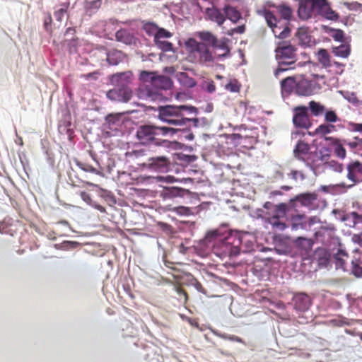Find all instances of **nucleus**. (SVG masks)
I'll return each mask as SVG.
<instances>
[{
    "label": "nucleus",
    "instance_id": "28",
    "mask_svg": "<svg viewBox=\"0 0 362 362\" xmlns=\"http://www.w3.org/2000/svg\"><path fill=\"white\" fill-rule=\"evenodd\" d=\"M276 11L279 12L280 16H281L280 19L290 21L292 18L293 10L289 6L285 4L276 6Z\"/></svg>",
    "mask_w": 362,
    "mask_h": 362
},
{
    "label": "nucleus",
    "instance_id": "39",
    "mask_svg": "<svg viewBox=\"0 0 362 362\" xmlns=\"http://www.w3.org/2000/svg\"><path fill=\"white\" fill-rule=\"evenodd\" d=\"M180 80H181L182 85L188 88H192L197 84L195 79L189 77L186 73H181L180 74Z\"/></svg>",
    "mask_w": 362,
    "mask_h": 362
},
{
    "label": "nucleus",
    "instance_id": "20",
    "mask_svg": "<svg viewBox=\"0 0 362 362\" xmlns=\"http://www.w3.org/2000/svg\"><path fill=\"white\" fill-rule=\"evenodd\" d=\"M185 192V189L178 187H165L160 191V197L164 200H170L175 197H182Z\"/></svg>",
    "mask_w": 362,
    "mask_h": 362
},
{
    "label": "nucleus",
    "instance_id": "36",
    "mask_svg": "<svg viewBox=\"0 0 362 362\" xmlns=\"http://www.w3.org/2000/svg\"><path fill=\"white\" fill-rule=\"evenodd\" d=\"M173 212H175L178 216H189L194 214L193 209L191 207H185L184 206H179L170 209Z\"/></svg>",
    "mask_w": 362,
    "mask_h": 362
},
{
    "label": "nucleus",
    "instance_id": "47",
    "mask_svg": "<svg viewBox=\"0 0 362 362\" xmlns=\"http://www.w3.org/2000/svg\"><path fill=\"white\" fill-rule=\"evenodd\" d=\"M52 16L50 13H47V17L44 19V28L47 32L51 33H52V28H51V24H52Z\"/></svg>",
    "mask_w": 362,
    "mask_h": 362
},
{
    "label": "nucleus",
    "instance_id": "3",
    "mask_svg": "<svg viewBox=\"0 0 362 362\" xmlns=\"http://www.w3.org/2000/svg\"><path fill=\"white\" fill-rule=\"evenodd\" d=\"M175 133L176 129L173 127L145 124L138 127L136 136H137L141 144L163 146L168 143V141L163 139V137L172 136Z\"/></svg>",
    "mask_w": 362,
    "mask_h": 362
},
{
    "label": "nucleus",
    "instance_id": "63",
    "mask_svg": "<svg viewBox=\"0 0 362 362\" xmlns=\"http://www.w3.org/2000/svg\"><path fill=\"white\" fill-rule=\"evenodd\" d=\"M95 209H98V210H99V211H100V212H102V213L105 212V207H104V206H101V205H97V206H95Z\"/></svg>",
    "mask_w": 362,
    "mask_h": 362
},
{
    "label": "nucleus",
    "instance_id": "4",
    "mask_svg": "<svg viewBox=\"0 0 362 362\" xmlns=\"http://www.w3.org/2000/svg\"><path fill=\"white\" fill-rule=\"evenodd\" d=\"M141 80L146 85L145 95L148 98L155 100L159 96V90H168L172 86V80L165 76H155L153 72L143 71L140 75Z\"/></svg>",
    "mask_w": 362,
    "mask_h": 362
},
{
    "label": "nucleus",
    "instance_id": "6",
    "mask_svg": "<svg viewBox=\"0 0 362 362\" xmlns=\"http://www.w3.org/2000/svg\"><path fill=\"white\" fill-rule=\"evenodd\" d=\"M260 16H263L267 26L272 30L276 37L285 40L289 37L291 33L290 21L277 18L274 13L267 8L258 11Z\"/></svg>",
    "mask_w": 362,
    "mask_h": 362
},
{
    "label": "nucleus",
    "instance_id": "45",
    "mask_svg": "<svg viewBox=\"0 0 362 362\" xmlns=\"http://www.w3.org/2000/svg\"><path fill=\"white\" fill-rule=\"evenodd\" d=\"M288 176L291 177L294 181H297L298 179L303 180L305 177L302 172L296 170H293L291 173L288 174Z\"/></svg>",
    "mask_w": 362,
    "mask_h": 362
},
{
    "label": "nucleus",
    "instance_id": "24",
    "mask_svg": "<svg viewBox=\"0 0 362 362\" xmlns=\"http://www.w3.org/2000/svg\"><path fill=\"white\" fill-rule=\"evenodd\" d=\"M299 76H289L281 80L280 87L283 94H291L295 89V85Z\"/></svg>",
    "mask_w": 362,
    "mask_h": 362
},
{
    "label": "nucleus",
    "instance_id": "14",
    "mask_svg": "<svg viewBox=\"0 0 362 362\" xmlns=\"http://www.w3.org/2000/svg\"><path fill=\"white\" fill-rule=\"evenodd\" d=\"M146 35L148 36L154 37V39L158 37H171L173 34L168 30L159 28L158 25L153 22H145L142 26Z\"/></svg>",
    "mask_w": 362,
    "mask_h": 362
},
{
    "label": "nucleus",
    "instance_id": "22",
    "mask_svg": "<svg viewBox=\"0 0 362 362\" xmlns=\"http://www.w3.org/2000/svg\"><path fill=\"white\" fill-rule=\"evenodd\" d=\"M205 13L209 20L216 22L219 26L222 25L226 21V16L223 13L215 7L206 8Z\"/></svg>",
    "mask_w": 362,
    "mask_h": 362
},
{
    "label": "nucleus",
    "instance_id": "56",
    "mask_svg": "<svg viewBox=\"0 0 362 362\" xmlns=\"http://www.w3.org/2000/svg\"><path fill=\"white\" fill-rule=\"evenodd\" d=\"M351 217H352L355 222L362 223V215L354 211L351 212Z\"/></svg>",
    "mask_w": 362,
    "mask_h": 362
},
{
    "label": "nucleus",
    "instance_id": "10",
    "mask_svg": "<svg viewBox=\"0 0 362 362\" xmlns=\"http://www.w3.org/2000/svg\"><path fill=\"white\" fill-rule=\"evenodd\" d=\"M107 98L112 101L127 103L132 99V90L128 85L121 84L117 87L108 90Z\"/></svg>",
    "mask_w": 362,
    "mask_h": 362
},
{
    "label": "nucleus",
    "instance_id": "46",
    "mask_svg": "<svg viewBox=\"0 0 362 362\" xmlns=\"http://www.w3.org/2000/svg\"><path fill=\"white\" fill-rule=\"evenodd\" d=\"M325 120L327 122H335L338 120L337 115L335 112L329 110L326 112Z\"/></svg>",
    "mask_w": 362,
    "mask_h": 362
},
{
    "label": "nucleus",
    "instance_id": "57",
    "mask_svg": "<svg viewBox=\"0 0 362 362\" xmlns=\"http://www.w3.org/2000/svg\"><path fill=\"white\" fill-rule=\"evenodd\" d=\"M353 274L354 276L360 277L362 276V267L356 265L353 267Z\"/></svg>",
    "mask_w": 362,
    "mask_h": 362
},
{
    "label": "nucleus",
    "instance_id": "58",
    "mask_svg": "<svg viewBox=\"0 0 362 362\" xmlns=\"http://www.w3.org/2000/svg\"><path fill=\"white\" fill-rule=\"evenodd\" d=\"M303 243H306L308 247L310 246V242L309 239L303 238H298L296 240V245H300L303 244Z\"/></svg>",
    "mask_w": 362,
    "mask_h": 362
},
{
    "label": "nucleus",
    "instance_id": "23",
    "mask_svg": "<svg viewBox=\"0 0 362 362\" xmlns=\"http://www.w3.org/2000/svg\"><path fill=\"white\" fill-rule=\"evenodd\" d=\"M313 156L317 157V158L321 160V162H324V163H325L326 168H328L333 171L341 173L344 170V166L342 164L334 160L327 161V156L322 155L321 152H315L314 153Z\"/></svg>",
    "mask_w": 362,
    "mask_h": 362
},
{
    "label": "nucleus",
    "instance_id": "2",
    "mask_svg": "<svg viewBox=\"0 0 362 362\" xmlns=\"http://www.w3.org/2000/svg\"><path fill=\"white\" fill-rule=\"evenodd\" d=\"M158 119L169 125L184 127L194 122L196 125L199 120L189 118V115H197V109L194 106L165 105L158 107Z\"/></svg>",
    "mask_w": 362,
    "mask_h": 362
},
{
    "label": "nucleus",
    "instance_id": "27",
    "mask_svg": "<svg viewBox=\"0 0 362 362\" xmlns=\"http://www.w3.org/2000/svg\"><path fill=\"white\" fill-rule=\"evenodd\" d=\"M309 151V146L303 141H299L293 150L294 156L300 160H303V156Z\"/></svg>",
    "mask_w": 362,
    "mask_h": 362
},
{
    "label": "nucleus",
    "instance_id": "7",
    "mask_svg": "<svg viewBox=\"0 0 362 362\" xmlns=\"http://www.w3.org/2000/svg\"><path fill=\"white\" fill-rule=\"evenodd\" d=\"M287 205L284 203L276 204L274 214L266 218V223L272 226L274 231H283L286 229V224L282 221L286 217Z\"/></svg>",
    "mask_w": 362,
    "mask_h": 362
},
{
    "label": "nucleus",
    "instance_id": "21",
    "mask_svg": "<svg viewBox=\"0 0 362 362\" xmlns=\"http://www.w3.org/2000/svg\"><path fill=\"white\" fill-rule=\"evenodd\" d=\"M115 38L118 42H121L127 45H135L136 38L130 31L127 29H120L115 33Z\"/></svg>",
    "mask_w": 362,
    "mask_h": 362
},
{
    "label": "nucleus",
    "instance_id": "50",
    "mask_svg": "<svg viewBox=\"0 0 362 362\" xmlns=\"http://www.w3.org/2000/svg\"><path fill=\"white\" fill-rule=\"evenodd\" d=\"M205 90L209 93H213L216 91V85L213 81H208L205 83Z\"/></svg>",
    "mask_w": 362,
    "mask_h": 362
},
{
    "label": "nucleus",
    "instance_id": "12",
    "mask_svg": "<svg viewBox=\"0 0 362 362\" xmlns=\"http://www.w3.org/2000/svg\"><path fill=\"white\" fill-rule=\"evenodd\" d=\"M315 13L330 21H336L339 19V15L333 11L327 0H316Z\"/></svg>",
    "mask_w": 362,
    "mask_h": 362
},
{
    "label": "nucleus",
    "instance_id": "18",
    "mask_svg": "<svg viewBox=\"0 0 362 362\" xmlns=\"http://www.w3.org/2000/svg\"><path fill=\"white\" fill-rule=\"evenodd\" d=\"M293 303L296 311L305 312L310 306V299L307 294L299 293L293 296Z\"/></svg>",
    "mask_w": 362,
    "mask_h": 362
},
{
    "label": "nucleus",
    "instance_id": "15",
    "mask_svg": "<svg viewBox=\"0 0 362 362\" xmlns=\"http://www.w3.org/2000/svg\"><path fill=\"white\" fill-rule=\"evenodd\" d=\"M315 9L316 0H300L297 13H298L300 19L307 20L313 16Z\"/></svg>",
    "mask_w": 362,
    "mask_h": 362
},
{
    "label": "nucleus",
    "instance_id": "37",
    "mask_svg": "<svg viewBox=\"0 0 362 362\" xmlns=\"http://www.w3.org/2000/svg\"><path fill=\"white\" fill-rule=\"evenodd\" d=\"M122 52L119 51H111L107 53V60L109 64L117 65L121 61Z\"/></svg>",
    "mask_w": 362,
    "mask_h": 362
},
{
    "label": "nucleus",
    "instance_id": "19",
    "mask_svg": "<svg viewBox=\"0 0 362 362\" xmlns=\"http://www.w3.org/2000/svg\"><path fill=\"white\" fill-rule=\"evenodd\" d=\"M199 37L201 38L202 40L211 44L214 47L221 49L223 51V53L221 54L222 57L226 56V54L229 52V49L226 44L222 43L220 45H217L216 37L210 32H201L199 33Z\"/></svg>",
    "mask_w": 362,
    "mask_h": 362
},
{
    "label": "nucleus",
    "instance_id": "41",
    "mask_svg": "<svg viewBox=\"0 0 362 362\" xmlns=\"http://www.w3.org/2000/svg\"><path fill=\"white\" fill-rule=\"evenodd\" d=\"M334 127L333 124H323L318 126L314 133H315L316 135L325 136L334 130Z\"/></svg>",
    "mask_w": 362,
    "mask_h": 362
},
{
    "label": "nucleus",
    "instance_id": "9",
    "mask_svg": "<svg viewBox=\"0 0 362 362\" xmlns=\"http://www.w3.org/2000/svg\"><path fill=\"white\" fill-rule=\"evenodd\" d=\"M192 47L191 55L196 58L197 62L201 64H209L213 63L214 57L209 48L204 42H196Z\"/></svg>",
    "mask_w": 362,
    "mask_h": 362
},
{
    "label": "nucleus",
    "instance_id": "38",
    "mask_svg": "<svg viewBox=\"0 0 362 362\" xmlns=\"http://www.w3.org/2000/svg\"><path fill=\"white\" fill-rule=\"evenodd\" d=\"M309 108L313 115L317 116L324 112L325 107L315 100H310L309 103Z\"/></svg>",
    "mask_w": 362,
    "mask_h": 362
},
{
    "label": "nucleus",
    "instance_id": "54",
    "mask_svg": "<svg viewBox=\"0 0 362 362\" xmlns=\"http://www.w3.org/2000/svg\"><path fill=\"white\" fill-rule=\"evenodd\" d=\"M80 195H81V199L83 201H84L85 203H86L88 204H91L90 196L87 192L82 191V192H81Z\"/></svg>",
    "mask_w": 362,
    "mask_h": 362
},
{
    "label": "nucleus",
    "instance_id": "8",
    "mask_svg": "<svg viewBox=\"0 0 362 362\" xmlns=\"http://www.w3.org/2000/svg\"><path fill=\"white\" fill-rule=\"evenodd\" d=\"M347 175L346 177L349 181L352 182V185L346 186L344 183H341L337 185V187L346 189L353 187L356 184L362 182V163L356 160L350 162L347 165Z\"/></svg>",
    "mask_w": 362,
    "mask_h": 362
},
{
    "label": "nucleus",
    "instance_id": "13",
    "mask_svg": "<svg viewBox=\"0 0 362 362\" xmlns=\"http://www.w3.org/2000/svg\"><path fill=\"white\" fill-rule=\"evenodd\" d=\"M25 230L24 224L21 221L4 219L0 223V232L3 234H10L11 236Z\"/></svg>",
    "mask_w": 362,
    "mask_h": 362
},
{
    "label": "nucleus",
    "instance_id": "52",
    "mask_svg": "<svg viewBox=\"0 0 362 362\" xmlns=\"http://www.w3.org/2000/svg\"><path fill=\"white\" fill-rule=\"evenodd\" d=\"M245 32V26L244 25H242L237 28L231 29V30H230V32H228V35H233V33L242 34Z\"/></svg>",
    "mask_w": 362,
    "mask_h": 362
},
{
    "label": "nucleus",
    "instance_id": "29",
    "mask_svg": "<svg viewBox=\"0 0 362 362\" xmlns=\"http://www.w3.org/2000/svg\"><path fill=\"white\" fill-rule=\"evenodd\" d=\"M317 194L316 193H306L300 194L298 200L303 205L311 206L316 202Z\"/></svg>",
    "mask_w": 362,
    "mask_h": 362
},
{
    "label": "nucleus",
    "instance_id": "1",
    "mask_svg": "<svg viewBox=\"0 0 362 362\" xmlns=\"http://www.w3.org/2000/svg\"><path fill=\"white\" fill-rule=\"evenodd\" d=\"M206 237L208 240L216 242L214 249L217 256L225 258L239 255V247L242 240L238 234L228 230L223 233L220 229H216L209 231Z\"/></svg>",
    "mask_w": 362,
    "mask_h": 362
},
{
    "label": "nucleus",
    "instance_id": "49",
    "mask_svg": "<svg viewBox=\"0 0 362 362\" xmlns=\"http://www.w3.org/2000/svg\"><path fill=\"white\" fill-rule=\"evenodd\" d=\"M145 155V151H143V150H135L132 152H129L127 153V154H126L127 156H128L129 158H141L142 156H144Z\"/></svg>",
    "mask_w": 362,
    "mask_h": 362
},
{
    "label": "nucleus",
    "instance_id": "16",
    "mask_svg": "<svg viewBox=\"0 0 362 362\" xmlns=\"http://www.w3.org/2000/svg\"><path fill=\"white\" fill-rule=\"evenodd\" d=\"M294 91L300 96H310L314 93L313 82L304 78L303 75H299Z\"/></svg>",
    "mask_w": 362,
    "mask_h": 362
},
{
    "label": "nucleus",
    "instance_id": "35",
    "mask_svg": "<svg viewBox=\"0 0 362 362\" xmlns=\"http://www.w3.org/2000/svg\"><path fill=\"white\" fill-rule=\"evenodd\" d=\"M317 60L325 67L330 66L329 54L326 49H320L317 51Z\"/></svg>",
    "mask_w": 362,
    "mask_h": 362
},
{
    "label": "nucleus",
    "instance_id": "42",
    "mask_svg": "<svg viewBox=\"0 0 362 362\" xmlns=\"http://www.w3.org/2000/svg\"><path fill=\"white\" fill-rule=\"evenodd\" d=\"M122 115V113L109 115L105 117V121H107L109 125H119Z\"/></svg>",
    "mask_w": 362,
    "mask_h": 362
},
{
    "label": "nucleus",
    "instance_id": "26",
    "mask_svg": "<svg viewBox=\"0 0 362 362\" xmlns=\"http://www.w3.org/2000/svg\"><path fill=\"white\" fill-rule=\"evenodd\" d=\"M223 11H225V16L233 23L238 22L242 18L240 11L230 6H226L225 8H223Z\"/></svg>",
    "mask_w": 362,
    "mask_h": 362
},
{
    "label": "nucleus",
    "instance_id": "48",
    "mask_svg": "<svg viewBox=\"0 0 362 362\" xmlns=\"http://www.w3.org/2000/svg\"><path fill=\"white\" fill-rule=\"evenodd\" d=\"M335 153L337 156L341 158H344L345 156L346 155V151H345V148L343 147V146L341 144H337L335 148Z\"/></svg>",
    "mask_w": 362,
    "mask_h": 362
},
{
    "label": "nucleus",
    "instance_id": "5",
    "mask_svg": "<svg viewBox=\"0 0 362 362\" xmlns=\"http://www.w3.org/2000/svg\"><path fill=\"white\" fill-rule=\"evenodd\" d=\"M296 50V48L288 42H282L277 43L275 52L279 66L274 72L275 77L279 78L281 74L293 69L289 66L293 64L297 61Z\"/></svg>",
    "mask_w": 362,
    "mask_h": 362
},
{
    "label": "nucleus",
    "instance_id": "61",
    "mask_svg": "<svg viewBox=\"0 0 362 362\" xmlns=\"http://www.w3.org/2000/svg\"><path fill=\"white\" fill-rule=\"evenodd\" d=\"M354 131L362 132V124H356L354 127Z\"/></svg>",
    "mask_w": 362,
    "mask_h": 362
},
{
    "label": "nucleus",
    "instance_id": "43",
    "mask_svg": "<svg viewBox=\"0 0 362 362\" xmlns=\"http://www.w3.org/2000/svg\"><path fill=\"white\" fill-rule=\"evenodd\" d=\"M219 338L223 339V340H229L231 341H235L238 343H241L243 344H245V342L243 339L238 336L233 334H226L225 333L219 334Z\"/></svg>",
    "mask_w": 362,
    "mask_h": 362
},
{
    "label": "nucleus",
    "instance_id": "51",
    "mask_svg": "<svg viewBox=\"0 0 362 362\" xmlns=\"http://www.w3.org/2000/svg\"><path fill=\"white\" fill-rule=\"evenodd\" d=\"M332 37L337 41L341 42L344 39V32L340 29L335 30H334Z\"/></svg>",
    "mask_w": 362,
    "mask_h": 362
},
{
    "label": "nucleus",
    "instance_id": "31",
    "mask_svg": "<svg viewBox=\"0 0 362 362\" xmlns=\"http://www.w3.org/2000/svg\"><path fill=\"white\" fill-rule=\"evenodd\" d=\"M350 45L346 44H342L339 46L334 47L332 49V52L334 54H335L336 57L342 58H347L350 54Z\"/></svg>",
    "mask_w": 362,
    "mask_h": 362
},
{
    "label": "nucleus",
    "instance_id": "62",
    "mask_svg": "<svg viewBox=\"0 0 362 362\" xmlns=\"http://www.w3.org/2000/svg\"><path fill=\"white\" fill-rule=\"evenodd\" d=\"M100 4H101V2L100 1V0H95L91 2V4L95 7H99Z\"/></svg>",
    "mask_w": 362,
    "mask_h": 362
},
{
    "label": "nucleus",
    "instance_id": "34",
    "mask_svg": "<svg viewBox=\"0 0 362 362\" xmlns=\"http://www.w3.org/2000/svg\"><path fill=\"white\" fill-rule=\"evenodd\" d=\"M241 87L242 85H240V82L236 78L229 79L228 83L225 85V89L226 91L235 93H239Z\"/></svg>",
    "mask_w": 362,
    "mask_h": 362
},
{
    "label": "nucleus",
    "instance_id": "64",
    "mask_svg": "<svg viewBox=\"0 0 362 362\" xmlns=\"http://www.w3.org/2000/svg\"><path fill=\"white\" fill-rule=\"evenodd\" d=\"M291 188H292V187H290V186H283V187H281V189H284V190H286V191H288V190H289V189H291Z\"/></svg>",
    "mask_w": 362,
    "mask_h": 362
},
{
    "label": "nucleus",
    "instance_id": "60",
    "mask_svg": "<svg viewBox=\"0 0 362 362\" xmlns=\"http://www.w3.org/2000/svg\"><path fill=\"white\" fill-rule=\"evenodd\" d=\"M71 34V35H74L75 29L72 27H69L66 30H65V35Z\"/></svg>",
    "mask_w": 362,
    "mask_h": 362
},
{
    "label": "nucleus",
    "instance_id": "17",
    "mask_svg": "<svg viewBox=\"0 0 362 362\" xmlns=\"http://www.w3.org/2000/svg\"><path fill=\"white\" fill-rule=\"evenodd\" d=\"M170 162L165 156L151 157L148 159V168L153 170L164 172L168 170Z\"/></svg>",
    "mask_w": 362,
    "mask_h": 362
},
{
    "label": "nucleus",
    "instance_id": "59",
    "mask_svg": "<svg viewBox=\"0 0 362 362\" xmlns=\"http://www.w3.org/2000/svg\"><path fill=\"white\" fill-rule=\"evenodd\" d=\"M296 36L298 37L300 40H303L304 37H307V34L305 33L304 31H302L300 30H298L296 33Z\"/></svg>",
    "mask_w": 362,
    "mask_h": 362
},
{
    "label": "nucleus",
    "instance_id": "32",
    "mask_svg": "<svg viewBox=\"0 0 362 362\" xmlns=\"http://www.w3.org/2000/svg\"><path fill=\"white\" fill-rule=\"evenodd\" d=\"M347 258V253L339 250V252L334 255V261H335L337 269H341L344 270L345 259Z\"/></svg>",
    "mask_w": 362,
    "mask_h": 362
},
{
    "label": "nucleus",
    "instance_id": "11",
    "mask_svg": "<svg viewBox=\"0 0 362 362\" xmlns=\"http://www.w3.org/2000/svg\"><path fill=\"white\" fill-rule=\"evenodd\" d=\"M293 123L297 128H310L311 124L306 106H296L294 107Z\"/></svg>",
    "mask_w": 362,
    "mask_h": 362
},
{
    "label": "nucleus",
    "instance_id": "30",
    "mask_svg": "<svg viewBox=\"0 0 362 362\" xmlns=\"http://www.w3.org/2000/svg\"><path fill=\"white\" fill-rule=\"evenodd\" d=\"M168 37H158L153 41H154L155 45L157 46L158 49L165 52H173V46L172 42H169L168 41H161V39H168Z\"/></svg>",
    "mask_w": 362,
    "mask_h": 362
},
{
    "label": "nucleus",
    "instance_id": "55",
    "mask_svg": "<svg viewBox=\"0 0 362 362\" xmlns=\"http://www.w3.org/2000/svg\"><path fill=\"white\" fill-rule=\"evenodd\" d=\"M347 146H349L351 149H355L357 151H361L360 149V139L358 141L348 142Z\"/></svg>",
    "mask_w": 362,
    "mask_h": 362
},
{
    "label": "nucleus",
    "instance_id": "25",
    "mask_svg": "<svg viewBox=\"0 0 362 362\" xmlns=\"http://www.w3.org/2000/svg\"><path fill=\"white\" fill-rule=\"evenodd\" d=\"M315 258L320 267H327L330 260V254L327 250L319 249L316 250Z\"/></svg>",
    "mask_w": 362,
    "mask_h": 362
},
{
    "label": "nucleus",
    "instance_id": "40",
    "mask_svg": "<svg viewBox=\"0 0 362 362\" xmlns=\"http://www.w3.org/2000/svg\"><path fill=\"white\" fill-rule=\"evenodd\" d=\"M303 218L304 215H293L292 216V229L293 230L304 228L305 223H303Z\"/></svg>",
    "mask_w": 362,
    "mask_h": 362
},
{
    "label": "nucleus",
    "instance_id": "44",
    "mask_svg": "<svg viewBox=\"0 0 362 362\" xmlns=\"http://www.w3.org/2000/svg\"><path fill=\"white\" fill-rule=\"evenodd\" d=\"M77 165L78 166V168H80L85 172H88V173H91L100 175V172L98 170L94 168L93 167H92L86 163L78 162Z\"/></svg>",
    "mask_w": 362,
    "mask_h": 362
},
{
    "label": "nucleus",
    "instance_id": "33",
    "mask_svg": "<svg viewBox=\"0 0 362 362\" xmlns=\"http://www.w3.org/2000/svg\"><path fill=\"white\" fill-rule=\"evenodd\" d=\"M60 6H61V8L56 10L54 13V18L58 22H62V19H64L65 14L67 13V10L69 6V1L62 3V4H61Z\"/></svg>",
    "mask_w": 362,
    "mask_h": 362
},
{
    "label": "nucleus",
    "instance_id": "53",
    "mask_svg": "<svg viewBox=\"0 0 362 362\" xmlns=\"http://www.w3.org/2000/svg\"><path fill=\"white\" fill-rule=\"evenodd\" d=\"M353 241L354 243L362 247V232L358 234H354L353 236Z\"/></svg>",
    "mask_w": 362,
    "mask_h": 362
}]
</instances>
